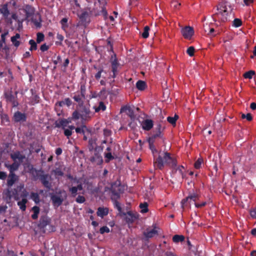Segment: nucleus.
<instances>
[{"mask_svg": "<svg viewBox=\"0 0 256 256\" xmlns=\"http://www.w3.org/2000/svg\"><path fill=\"white\" fill-rule=\"evenodd\" d=\"M154 166L158 169H162L164 165H170L172 166L176 165V160L167 152H160L158 158L154 160Z\"/></svg>", "mask_w": 256, "mask_h": 256, "instance_id": "f257e3e1", "label": "nucleus"}, {"mask_svg": "<svg viewBox=\"0 0 256 256\" xmlns=\"http://www.w3.org/2000/svg\"><path fill=\"white\" fill-rule=\"evenodd\" d=\"M67 177L69 178L72 182V184H76V186H72L70 188L69 191L71 193L72 196H76L78 194V191L82 190V194H84V191L83 190V184L80 181V179L76 178H74L70 174H68Z\"/></svg>", "mask_w": 256, "mask_h": 256, "instance_id": "f03ea898", "label": "nucleus"}, {"mask_svg": "<svg viewBox=\"0 0 256 256\" xmlns=\"http://www.w3.org/2000/svg\"><path fill=\"white\" fill-rule=\"evenodd\" d=\"M112 192L111 198L114 202V206L120 212L122 211V208L120 204L117 201V200L120 198V187L118 186L116 188V190H115L112 186Z\"/></svg>", "mask_w": 256, "mask_h": 256, "instance_id": "7ed1b4c3", "label": "nucleus"}, {"mask_svg": "<svg viewBox=\"0 0 256 256\" xmlns=\"http://www.w3.org/2000/svg\"><path fill=\"white\" fill-rule=\"evenodd\" d=\"M198 198V195L196 193L190 194L182 202V206L183 208L186 206L190 207L192 204L196 203V201Z\"/></svg>", "mask_w": 256, "mask_h": 256, "instance_id": "20e7f679", "label": "nucleus"}, {"mask_svg": "<svg viewBox=\"0 0 256 256\" xmlns=\"http://www.w3.org/2000/svg\"><path fill=\"white\" fill-rule=\"evenodd\" d=\"M39 226L44 232H53L54 226L50 224V220L47 218L40 220Z\"/></svg>", "mask_w": 256, "mask_h": 256, "instance_id": "39448f33", "label": "nucleus"}, {"mask_svg": "<svg viewBox=\"0 0 256 256\" xmlns=\"http://www.w3.org/2000/svg\"><path fill=\"white\" fill-rule=\"evenodd\" d=\"M182 36L186 39L190 40L194 34L193 28L190 26H186L181 29Z\"/></svg>", "mask_w": 256, "mask_h": 256, "instance_id": "423d86ee", "label": "nucleus"}, {"mask_svg": "<svg viewBox=\"0 0 256 256\" xmlns=\"http://www.w3.org/2000/svg\"><path fill=\"white\" fill-rule=\"evenodd\" d=\"M218 10L219 12L216 14L218 18H220L222 22L226 20L229 12L228 11L226 6H222Z\"/></svg>", "mask_w": 256, "mask_h": 256, "instance_id": "0eeeda50", "label": "nucleus"}, {"mask_svg": "<svg viewBox=\"0 0 256 256\" xmlns=\"http://www.w3.org/2000/svg\"><path fill=\"white\" fill-rule=\"evenodd\" d=\"M14 198L15 200L18 201V205L19 206L20 208L22 210L24 211L26 208V204L28 202V200L26 198H22L21 200H20V198L19 197L18 195L17 194H16L14 196Z\"/></svg>", "mask_w": 256, "mask_h": 256, "instance_id": "6e6552de", "label": "nucleus"}, {"mask_svg": "<svg viewBox=\"0 0 256 256\" xmlns=\"http://www.w3.org/2000/svg\"><path fill=\"white\" fill-rule=\"evenodd\" d=\"M11 158L14 162L20 164L25 158V156L19 152L11 154Z\"/></svg>", "mask_w": 256, "mask_h": 256, "instance_id": "1a4fd4ad", "label": "nucleus"}, {"mask_svg": "<svg viewBox=\"0 0 256 256\" xmlns=\"http://www.w3.org/2000/svg\"><path fill=\"white\" fill-rule=\"evenodd\" d=\"M111 63L112 67V72H113L112 77L114 78L116 76L118 72V68L119 66V64L117 61L115 55L114 56H112Z\"/></svg>", "mask_w": 256, "mask_h": 256, "instance_id": "9d476101", "label": "nucleus"}, {"mask_svg": "<svg viewBox=\"0 0 256 256\" xmlns=\"http://www.w3.org/2000/svg\"><path fill=\"white\" fill-rule=\"evenodd\" d=\"M141 125L144 130H149L152 128L154 124L152 120L146 119L142 121Z\"/></svg>", "mask_w": 256, "mask_h": 256, "instance_id": "9b49d317", "label": "nucleus"}, {"mask_svg": "<svg viewBox=\"0 0 256 256\" xmlns=\"http://www.w3.org/2000/svg\"><path fill=\"white\" fill-rule=\"evenodd\" d=\"M26 116L24 114L17 112L14 113V119L15 122H21L25 121Z\"/></svg>", "mask_w": 256, "mask_h": 256, "instance_id": "f8f14e48", "label": "nucleus"}, {"mask_svg": "<svg viewBox=\"0 0 256 256\" xmlns=\"http://www.w3.org/2000/svg\"><path fill=\"white\" fill-rule=\"evenodd\" d=\"M51 200L54 204L56 206H60L63 202V199L60 196L52 195L51 196Z\"/></svg>", "mask_w": 256, "mask_h": 256, "instance_id": "ddd939ff", "label": "nucleus"}, {"mask_svg": "<svg viewBox=\"0 0 256 256\" xmlns=\"http://www.w3.org/2000/svg\"><path fill=\"white\" fill-rule=\"evenodd\" d=\"M18 180V176L14 173H10L7 180V184L9 186H12Z\"/></svg>", "mask_w": 256, "mask_h": 256, "instance_id": "4468645a", "label": "nucleus"}, {"mask_svg": "<svg viewBox=\"0 0 256 256\" xmlns=\"http://www.w3.org/2000/svg\"><path fill=\"white\" fill-rule=\"evenodd\" d=\"M108 214V208L104 207H99L98 208L96 214L98 216L103 218L104 216H106Z\"/></svg>", "mask_w": 256, "mask_h": 256, "instance_id": "2eb2a0df", "label": "nucleus"}, {"mask_svg": "<svg viewBox=\"0 0 256 256\" xmlns=\"http://www.w3.org/2000/svg\"><path fill=\"white\" fill-rule=\"evenodd\" d=\"M68 124V122L66 119H60L56 122V126L62 128L63 130L66 128Z\"/></svg>", "mask_w": 256, "mask_h": 256, "instance_id": "dca6fc26", "label": "nucleus"}, {"mask_svg": "<svg viewBox=\"0 0 256 256\" xmlns=\"http://www.w3.org/2000/svg\"><path fill=\"white\" fill-rule=\"evenodd\" d=\"M24 10L26 12V17L28 18L34 14V8L31 6L26 5L24 7Z\"/></svg>", "mask_w": 256, "mask_h": 256, "instance_id": "f3484780", "label": "nucleus"}, {"mask_svg": "<svg viewBox=\"0 0 256 256\" xmlns=\"http://www.w3.org/2000/svg\"><path fill=\"white\" fill-rule=\"evenodd\" d=\"M158 232L155 228L148 230L146 232H144V235L147 238H152L157 235Z\"/></svg>", "mask_w": 256, "mask_h": 256, "instance_id": "a211bd4d", "label": "nucleus"}, {"mask_svg": "<svg viewBox=\"0 0 256 256\" xmlns=\"http://www.w3.org/2000/svg\"><path fill=\"white\" fill-rule=\"evenodd\" d=\"M80 118L82 119V120H86L90 118V112L89 110L85 108L82 110H80Z\"/></svg>", "mask_w": 256, "mask_h": 256, "instance_id": "6ab92c4d", "label": "nucleus"}, {"mask_svg": "<svg viewBox=\"0 0 256 256\" xmlns=\"http://www.w3.org/2000/svg\"><path fill=\"white\" fill-rule=\"evenodd\" d=\"M0 13L4 16L7 18L10 14V12L8 8V4H4L0 8Z\"/></svg>", "mask_w": 256, "mask_h": 256, "instance_id": "aec40b11", "label": "nucleus"}, {"mask_svg": "<svg viewBox=\"0 0 256 256\" xmlns=\"http://www.w3.org/2000/svg\"><path fill=\"white\" fill-rule=\"evenodd\" d=\"M84 98V92H82L80 94H75L73 97V98L75 101L78 102L79 104L82 102V99Z\"/></svg>", "mask_w": 256, "mask_h": 256, "instance_id": "412c9836", "label": "nucleus"}, {"mask_svg": "<svg viewBox=\"0 0 256 256\" xmlns=\"http://www.w3.org/2000/svg\"><path fill=\"white\" fill-rule=\"evenodd\" d=\"M6 98L7 101L11 102L13 106H17L18 103L15 102L14 96L12 95L11 93H6Z\"/></svg>", "mask_w": 256, "mask_h": 256, "instance_id": "4be33fe9", "label": "nucleus"}, {"mask_svg": "<svg viewBox=\"0 0 256 256\" xmlns=\"http://www.w3.org/2000/svg\"><path fill=\"white\" fill-rule=\"evenodd\" d=\"M20 38V34H16L14 36H13L11 38V41L12 44L16 47H18L20 46V42L18 40Z\"/></svg>", "mask_w": 256, "mask_h": 256, "instance_id": "5701e85b", "label": "nucleus"}, {"mask_svg": "<svg viewBox=\"0 0 256 256\" xmlns=\"http://www.w3.org/2000/svg\"><path fill=\"white\" fill-rule=\"evenodd\" d=\"M34 16L36 17V18H34V16H33L32 18V22H34V24L36 27L40 28L41 26L40 16L38 14H36Z\"/></svg>", "mask_w": 256, "mask_h": 256, "instance_id": "b1692460", "label": "nucleus"}, {"mask_svg": "<svg viewBox=\"0 0 256 256\" xmlns=\"http://www.w3.org/2000/svg\"><path fill=\"white\" fill-rule=\"evenodd\" d=\"M19 166L20 164L16 162H14L12 164L10 165L8 167L9 168L10 173H14V172L18 169Z\"/></svg>", "mask_w": 256, "mask_h": 256, "instance_id": "393cba45", "label": "nucleus"}, {"mask_svg": "<svg viewBox=\"0 0 256 256\" xmlns=\"http://www.w3.org/2000/svg\"><path fill=\"white\" fill-rule=\"evenodd\" d=\"M60 106H63L64 105L69 106L72 104V101L69 98H65L64 100L59 102L57 103Z\"/></svg>", "mask_w": 256, "mask_h": 256, "instance_id": "a878e982", "label": "nucleus"}, {"mask_svg": "<svg viewBox=\"0 0 256 256\" xmlns=\"http://www.w3.org/2000/svg\"><path fill=\"white\" fill-rule=\"evenodd\" d=\"M121 112H126L130 116L132 119L134 118V114L133 112L132 111L131 108L130 106H124L121 109Z\"/></svg>", "mask_w": 256, "mask_h": 256, "instance_id": "bb28decb", "label": "nucleus"}, {"mask_svg": "<svg viewBox=\"0 0 256 256\" xmlns=\"http://www.w3.org/2000/svg\"><path fill=\"white\" fill-rule=\"evenodd\" d=\"M146 84L142 80H138L136 84V88L140 90H142L145 89Z\"/></svg>", "mask_w": 256, "mask_h": 256, "instance_id": "cd10ccee", "label": "nucleus"}, {"mask_svg": "<svg viewBox=\"0 0 256 256\" xmlns=\"http://www.w3.org/2000/svg\"><path fill=\"white\" fill-rule=\"evenodd\" d=\"M32 210L34 212V214L32 215V218L34 220H36L38 217V214L40 212V208L38 206H34L32 208Z\"/></svg>", "mask_w": 256, "mask_h": 256, "instance_id": "c85d7f7f", "label": "nucleus"}, {"mask_svg": "<svg viewBox=\"0 0 256 256\" xmlns=\"http://www.w3.org/2000/svg\"><path fill=\"white\" fill-rule=\"evenodd\" d=\"M184 240V237L182 235H174L172 238V240L175 243L182 242Z\"/></svg>", "mask_w": 256, "mask_h": 256, "instance_id": "c756f323", "label": "nucleus"}, {"mask_svg": "<svg viewBox=\"0 0 256 256\" xmlns=\"http://www.w3.org/2000/svg\"><path fill=\"white\" fill-rule=\"evenodd\" d=\"M30 197V198L35 202V203L38 204L40 202V197L38 193L32 192Z\"/></svg>", "mask_w": 256, "mask_h": 256, "instance_id": "7c9ffc66", "label": "nucleus"}, {"mask_svg": "<svg viewBox=\"0 0 256 256\" xmlns=\"http://www.w3.org/2000/svg\"><path fill=\"white\" fill-rule=\"evenodd\" d=\"M68 20L66 18H63L60 20L62 28L64 30H66V28H68Z\"/></svg>", "mask_w": 256, "mask_h": 256, "instance_id": "2f4dec72", "label": "nucleus"}, {"mask_svg": "<svg viewBox=\"0 0 256 256\" xmlns=\"http://www.w3.org/2000/svg\"><path fill=\"white\" fill-rule=\"evenodd\" d=\"M41 180L43 184L46 188H50V184L48 180L47 176H44L42 177Z\"/></svg>", "mask_w": 256, "mask_h": 256, "instance_id": "473e14b6", "label": "nucleus"}, {"mask_svg": "<svg viewBox=\"0 0 256 256\" xmlns=\"http://www.w3.org/2000/svg\"><path fill=\"white\" fill-rule=\"evenodd\" d=\"M20 188L22 189V191L20 198H26V197L28 195V193L25 189H24V184L20 185Z\"/></svg>", "mask_w": 256, "mask_h": 256, "instance_id": "72a5a7b5", "label": "nucleus"}, {"mask_svg": "<svg viewBox=\"0 0 256 256\" xmlns=\"http://www.w3.org/2000/svg\"><path fill=\"white\" fill-rule=\"evenodd\" d=\"M149 30L150 28L148 26H146L144 28V32L142 34V36L143 38H146L148 37L149 36Z\"/></svg>", "mask_w": 256, "mask_h": 256, "instance_id": "f704fd0d", "label": "nucleus"}, {"mask_svg": "<svg viewBox=\"0 0 256 256\" xmlns=\"http://www.w3.org/2000/svg\"><path fill=\"white\" fill-rule=\"evenodd\" d=\"M140 207L141 209V212L145 213L148 212V204L146 202H144L143 204H140Z\"/></svg>", "mask_w": 256, "mask_h": 256, "instance_id": "c9c22d12", "label": "nucleus"}, {"mask_svg": "<svg viewBox=\"0 0 256 256\" xmlns=\"http://www.w3.org/2000/svg\"><path fill=\"white\" fill-rule=\"evenodd\" d=\"M203 160L202 158H198L194 164L195 168L198 169L200 168Z\"/></svg>", "mask_w": 256, "mask_h": 256, "instance_id": "e433bc0d", "label": "nucleus"}, {"mask_svg": "<svg viewBox=\"0 0 256 256\" xmlns=\"http://www.w3.org/2000/svg\"><path fill=\"white\" fill-rule=\"evenodd\" d=\"M29 44L30 45V50H36V48H37L36 44L34 40H30L29 41Z\"/></svg>", "mask_w": 256, "mask_h": 256, "instance_id": "4c0bfd02", "label": "nucleus"}, {"mask_svg": "<svg viewBox=\"0 0 256 256\" xmlns=\"http://www.w3.org/2000/svg\"><path fill=\"white\" fill-rule=\"evenodd\" d=\"M159 135H160V133L154 134V136L150 137L148 140V142L149 145H150L151 144H154L155 138L156 137L158 136Z\"/></svg>", "mask_w": 256, "mask_h": 256, "instance_id": "58836bf2", "label": "nucleus"}, {"mask_svg": "<svg viewBox=\"0 0 256 256\" xmlns=\"http://www.w3.org/2000/svg\"><path fill=\"white\" fill-rule=\"evenodd\" d=\"M178 118V116L176 115L174 117H168L167 120L170 124H176V120H177Z\"/></svg>", "mask_w": 256, "mask_h": 256, "instance_id": "ea45409f", "label": "nucleus"}, {"mask_svg": "<svg viewBox=\"0 0 256 256\" xmlns=\"http://www.w3.org/2000/svg\"><path fill=\"white\" fill-rule=\"evenodd\" d=\"M149 148H150V150H151L153 154L154 160V158H156V154L158 152V151L156 150L154 144H151L150 145H149Z\"/></svg>", "mask_w": 256, "mask_h": 256, "instance_id": "a19ab883", "label": "nucleus"}, {"mask_svg": "<svg viewBox=\"0 0 256 256\" xmlns=\"http://www.w3.org/2000/svg\"><path fill=\"white\" fill-rule=\"evenodd\" d=\"M72 116L74 120H76L80 118V112L75 110L72 114Z\"/></svg>", "mask_w": 256, "mask_h": 256, "instance_id": "79ce46f5", "label": "nucleus"}, {"mask_svg": "<svg viewBox=\"0 0 256 256\" xmlns=\"http://www.w3.org/2000/svg\"><path fill=\"white\" fill-rule=\"evenodd\" d=\"M254 71L250 70L246 72L244 74V77L246 78L250 79L252 78V76L254 75Z\"/></svg>", "mask_w": 256, "mask_h": 256, "instance_id": "37998d69", "label": "nucleus"}, {"mask_svg": "<svg viewBox=\"0 0 256 256\" xmlns=\"http://www.w3.org/2000/svg\"><path fill=\"white\" fill-rule=\"evenodd\" d=\"M44 40V35L41 32H38L37 34L36 41L37 42L40 43Z\"/></svg>", "mask_w": 256, "mask_h": 256, "instance_id": "c03bdc74", "label": "nucleus"}, {"mask_svg": "<svg viewBox=\"0 0 256 256\" xmlns=\"http://www.w3.org/2000/svg\"><path fill=\"white\" fill-rule=\"evenodd\" d=\"M106 108V106L102 102H100L99 105L96 109V112H98L100 110H104Z\"/></svg>", "mask_w": 256, "mask_h": 256, "instance_id": "a18cd8bd", "label": "nucleus"}, {"mask_svg": "<svg viewBox=\"0 0 256 256\" xmlns=\"http://www.w3.org/2000/svg\"><path fill=\"white\" fill-rule=\"evenodd\" d=\"M194 48L193 47V46H190L189 47L187 50H186V52L187 54L190 56H194Z\"/></svg>", "mask_w": 256, "mask_h": 256, "instance_id": "49530a36", "label": "nucleus"}, {"mask_svg": "<svg viewBox=\"0 0 256 256\" xmlns=\"http://www.w3.org/2000/svg\"><path fill=\"white\" fill-rule=\"evenodd\" d=\"M242 24V21L238 18H236L233 22V25L234 26L238 28Z\"/></svg>", "mask_w": 256, "mask_h": 256, "instance_id": "de8ad7c7", "label": "nucleus"}, {"mask_svg": "<svg viewBox=\"0 0 256 256\" xmlns=\"http://www.w3.org/2000/svg\"><path fill=\"white\" fill-rule=\"evenodd\" d=\"M76 200L78 203L82 204L85 202L86 199L84 196H78Z\"/></svg>", "mask_w": 256, "mask_h": 256, "instance_id": "09e8293b", "label": "nucleus"}, {"mask_svg": "<svg viewBox=\"0 0 256 256\" xmlns=\"http://www.w3.org/2000/svg\"><path fill=\"white\" fill-rule=\"evenodd\" d=\"M100 232L101 234H104V232L108 233L110 232V228L106 226H102L100 228Z\"/></svg>", "mask_w": 256, "mask_h": 256, "instance_id": "8fccbe9b", "label": "nucleus"}, {"mask_svg": "<svg viewBox=\"0 0 256 256\" xmlns=\"http://www.w3.org/2000/svg\"><path fill=\"white\" fill-rule=\"evenodd\" d=\"M54 172L56 176H62L64 172L59 168H56L54 170Z\"/></svg>", "mask_w": 256, "mask_h": 256, "instance_id": "3c124183", "label": "nucleus"}, {"mask_svg": "<svg viewBox=\"0 0 256 256\" xmlns=\"http://www.w3.org/2000/svg\"><path fill=\"white\" fill-rule=\"evenodd\" d=\"M105 157L106 158V161L107 162H109L110 160H112L114 158V157L112 156L111 152H108L105 154Z\"/></svg>", "mask_w": 256, "mask_h": 256, "instance_id": "603ef678", "label": "nucleus"}, {"mask_svg": "<svg viewBox=\"0 0 256 256\" xmlns=\"http://www.w3.org/2000/svg\"><path fill=\"white\" fill-rule=\"evenodd\" d=\"M104 72V70H98V72L96 74L95 78L96 79L98 80L100 79L101 76H102V73Z\"/></svg>", "mask_w": 256, "mask_h": 256, "instance_id": "864d4df0", "label": "nucleus"}, {"mask_svg": "<svg viewBox=\"0 0 256 256\" xmlns=\"http://www.w3.org/2000/svg\"><path fill=\"white\" fill-rule=\"evenodd\" d=\"M64 134L68 138L72 134V132L70 130H69L68 128H64Z\"/></svg>", "mask_w": 256, "mask_h": 256, "instance_id": "5fc2aeb1", "label": "nucleus"}, {"mask_svg": "<svg viewBox=\"0 0 256 256\" xmlns=\"http://www.w3.org/2000/svg\"><path fill=\"white\" fill-rule=\"evenodd\" d=\"M242 118H246L249 121L252 120V116L250 114H242Z\"/></svg>", "mask_w": 256, "mask_h": 256, "instance_id": "6e6d98bb", "label": "nucleus"}, {"mask_svg": "<svg viewBox=\"0 0 256 256\" xmlns=\"http://www.w3.org/2000/svg\"><path fill=\"white\" fill-rule=\"evenodd\" d=\"M180 6V4L176 1H173L171 4V6L174 8H178Z\"/></svg>", "mask_w": 256, "mask_h": 256, "instance_id": "4d7b16f0", "label": "nucleus"}, {"mask_svg": "<svg viewBox=\"0 0 256 256\" xmlns=\"http://www.w3.org/2000/svg\"><path fill=\"white\" fill-rule=\"evenodd\" d=\"M250 214L252 218L256 219V208L250 211Z\"/></svg>", "mask_w": 256, "mask_h": 256, "instance_id": "13d9d810", "label": "nucleus"}, {"mask_svg": "<svg viewBox=\"0 0 256 256\" xmlns=\"http://www.w3.org/2000/svg\"><path fill=\"white\" fill-rule=\"evenodd\" d=\"M85 128V126H82L81 128H76V133H84V128Z\"/></svg>", "mask_w": 256, "mask_h": 256, "instance_id": "bf43d9fd", "label": "nucleus"}, {"mask_svg": "<svg viewBox=\"0 0 256 256\" xmlns=\"http://www.w3.org/2000/svg\"><path fill=\"white\" fill-rule=\"evenodd\" d=\"M6 174L4 172H0V180H5L6 178Z\"/></svg>", "mask_w": 256, "mask_h": 256, "instance_id": "052dcab7", "label": "nucleus"}, {"mask_svg": "<svg viewBox=\"0 0 256 256\" xmlns=\"http://www.w3.org/2000/svg\"><path fill=\"white\" fill-rule=\"evenodd\" d=\"M48 47L46 44H42L40 46V50L42 52L46 51L48 50Z\"/></svg>", "mask_w": 256, "mask_h": 256, "instance_id": "680f3d73", "label": "nucleus"}, {"mask_svg": "<svg viewBox=\"0 0 256 256\" xmlns=\"http://www.w3.org/2000/svg\"><path fill=\"white\" fill-rule=\"evenodd\" d=\"M62 149L60 148H57L56 150V154L57 156L60 155L62 153Z\"/></svg>", "mask_w": 256, "mask_h": 256, "instance_id": "e2e57ef3", "label": "nucleus"}, {"mask_svg": "<svg viewBox=\"0 0 256 256\" xmlns=\"http://www.w3.org/2000/svg\"><path fill=\"white\" fill-rule=\"evenodd\" d=\"M88 16V14L86 12H83L80 16L82 20H84L86 17Z\"/></svg>", "mask_w": 256, "mask_h": 256, "instance_id": "0e129e2a", "label": "nucleus"}, {"mask_svg": "<svg viewBox=\"0 0 256 256\" xmlns=\"http://www.w3.org/2000/svg\"><path fill=\"white\" fill-rule=\"evenodd\" d=\"M183 169H184V167L182 166H179L177 170H178L180 174L182 176V178H184L183 172H182Z\"/></svg>", "mask_w": 256, "mask_h": 256, "instance_id": "69168bd1", "label": "nucleus"}, {"mask_svg": "<svg viewBox=\"0 0 256 256\" xmlns=\"http://www.w3.org/2000/svg\"><path fill=\"white\" fill-rule=\"evenodd\" d=\"M7 208V206H0V214H2V212H4Z\"/></svg>", "mask_w": 256, "mask_h": 256, "instance_id": "338daca9", "label": "nucleus"}, {"mask_svg": "<svg viewBox=\"0 0 256 256\" xmlns=\"http://www.w3.org/2000/svg\"><path fill=\"white\" fill-rule=\"evenodd\" d=\"M56 38L62 42L64 40V38L62 34H58L56 35Z\"/></svg>", "mask_w": 256, "mask_h": 256, "instance_id": "774afa93", "label": "nucleus"}]
</instances>
